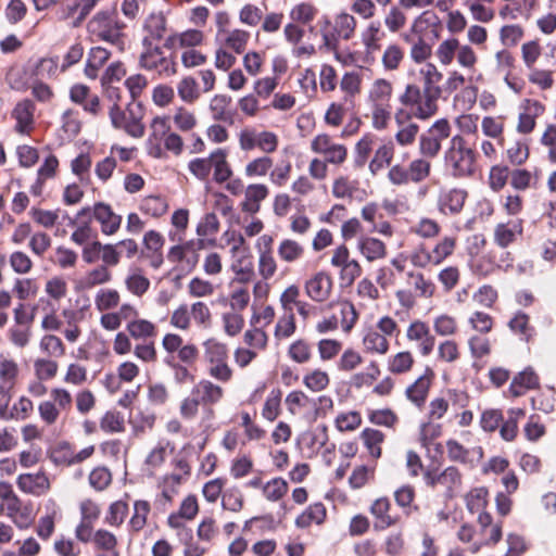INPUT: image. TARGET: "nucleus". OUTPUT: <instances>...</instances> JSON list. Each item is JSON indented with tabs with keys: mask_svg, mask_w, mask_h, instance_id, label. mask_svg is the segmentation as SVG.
Returning <instances> with one entry per match:
<instances>
[{
	"mask_svg": "<svg viewBox=\"0 0 556 556\" xmlns=\"http://www.w3.org/2000/svg\"><path fill=\"white\" fill-rule=\"evenodd\" d=\"M387 34L379 21H370L361 33V42L366 54H376L382 49Z\"/></svg>",
	"mask_w": 556,
	"mask_h": 556,
	"instance_id": "obj_47",
	"label": "nucleus"
},
{
	"mask_svg": "<svg viewBox=\"0 0 556 556\" xmlns=\"http://www.w3.org/2000/svg\"><path fill=\"white\" fill-rule=\"evenodd\" d=\"M239 148L244 152L258 149L264 155L247 163L244 174L249 178L265 177L274 166L275 153L279 147V137L270 130H258L255 126H245L238 134Z\"/></svg>",
	"mask_w": 556,
	"mask_h": 556,
	"instance_id": "obj_1",
	"label": "nucleus"
},
{
	"mask_svg": "<svg viewBox=\"0 0 556 556\" xmlns=\"http://www.w3.org/2000/svg\"><path fill=\"white\" fill-rule=\"evenodd\" d=\"M364 193L365 190L361 188V182L348 174H339L332 180L331 194L336 199L352 202Z\"/></svg>",
	"mask_w": 556,
	"mask_h": 556,
	"instance_id": "obj_41",
	"label": "nucleus"
},
{
	"mask_svg": "<svg viewBox=\"0 0 556 556\" xmlns=\"http://www.w3.org/2000/svg\"><path fill=\"white\" fill-rule=\"evenodd\" d=\"M92 546L93 556H121L118 539L108 529L100 528L96 531Z\"/></svg>",
	"mask_w": 556,
	"mask_h": 556,
	"instance_id": "obj_53",
	"label": "nucleus"
},
{
	"mask_svg": "<svg viewBox=\"0 0 556 556\" xmlns=\"http://www.w3.org/2000/svg\"><path fill=\"white\" fill-rule=\"evenodd\" d=\"M287 357L296 365L308 364L314 357L312 342L303 337L293 340L287 348Z\"/></svg>",
	"mask_w": 556,
	"mask_h": 556,
	"instance_id": "obj_63",
	"label": "nucleus"
},
{
	"mask_svg": "<svg viewBox=\"0 0 556 556\" xmlns=\"http://www.w3.org/2000/svg\"><path fill=\"white\" fill-rule=\"evenodd\" d=\"M311 151L327 161L333 167L343 166L349 159L346 144L338 142L328 132H320L314 136L309 143Z\"/></svg>",
	"mask_w": 556,
	"mask_h": 556,
	"instance_id": "obj_18",
	"label": "nucleus"
},
{
	"mask_svg": "<svg viewBox=\"0 0 556 556\" xmlns=\"http://www.w3.org/2000/svg\"><path fill=\"white\" fill-rule=\"evenodd\" d=\"M526 417V409L511 407L506 410L504 421L501 424L500 437L505 442H514L519 434V424Z\"/></svg>",
	"mask_w": 556,
	"mask_h": 556,
	"instance_id": "obj_54",
	"label": "nucleus"
},
{
	"mask_svg": "<svg viewBox=\"0 0 556 556\" xmlns=\"http://www.w3.org/2000/svg\"><path fill=\"white\" fill-rule=\"evenodd\" d=\"M523 225L522 218H511L505 223H498L494 228V242L500 248H508L518 237L522 236Z\"/></svg>",
	"mask_w": 556,
	"mask_h": 556,
	"instance_id": "obj_42",
	"label": "nucleus"
},
{
	"mask_svg": "<svg viewBox=\"0 0 556 556\" xmlns=\"http://www.w3.org/2000/svg\"><path fill=\"white\" fill-rule=\"evenodd\" d=\"M490 492L486 486L471 488L464 497L467 510L471 515L482 516L490 514L486 509L489 506Z\"/></svg>",
	"mask_w": 556,
	"mask_h": 556,
	"instance_id": "obj_57",
	"label": "nucleus"
},
{
	"mask_svg": "<svg viewBox=\"0 0 556 556\" xmlns=\"http://www.w3.org/2000/svg\"><path fill=\"white\" fill-rule=\"evenodd\" d=\"M143 50L139 56V66L159 77L168 78L178 73L176 54H166L163 47L142 39Z\"/></svg>",
	"mask_w": 556,
	"mask_h": 556,
	"instance_id": "obj_15",
	"label": "nucleus"
},
{
	"mask_svg": "<svg viewBox=\"0 0 556 556\" xmlns=\"http://www.w3.org/2000/svg\"><path fill=\"white\" fill-rule=\"evenodd\" d=\"M478 157L475 144L455 135L444 152V168L455 179L472 178L478 172Z\"/></svg>",
	"mask_w": 556,
	"mask_h": 556,
	"instance_id": "obj_6",
	"label": "nucleus"
},
{
	"mask_svg": "<svg viewBox=\"0 0 556 556\" xmlns=\"http://www.w3.org/2000/svg\"><path fill=\"white\" fill-rule=\"evenodd\" d=\"M305 255L304 245L295 239L283 238L277 245V261L291 265L301 261Z\"/></svg>",
	"mask_w": 556,
	"mask_h": 556,
	"instance_id": "obj_58",
	"label": "nucleus"
},
{
	"mask_svg": "<svg viewBox=\"0 0 556 556\" xmlns=\"http://www.w3.org/2000/svg\"><path fill=\"white\" fill-rule=\"evenodd\" d=\"M469 404L470 395L467 391L447 388L429 402L427 418L430 421L442 420L452 408L458 426L466 428L473 422V413L468 408Z\"/></svg>",
	"mask_w": 556,
	"mask_h": 556,
	"instance_id": "obj_5",
	"label": "nucleus"
},
{
	"mask_svg": "<svg viewBox=\"0 0 556 556\" xmlns=\"http://www.w3.org/2000/svg\"><path fill=\"white\" fill-rule=\"evenodd\" d=\"M394 154L395 147L392 141H387L380 144L375 150L372 159L368 162V169L370 174L376 176L384 168H390Z\"/></svg>",
	"mask_w": 556,
	"mask_h": 556,
	"instance_id": "obj_61",
	"label": "nucleus"
},
{
	"mask_svg": "<svg viewBox=\"0 0 556 556\" xmlns=\"http://www.w3.org/2000/svg\"><path fill=\"white\" fill-rule=\"evenodd\" d=\"M358 253L369 263L383 260L388 255L387 244L375 237L361 236L357 240Z\"/></svg>",
	"mask_w": 556,
	"mask_h": 556,
	"instance_id": "obj_51",
	"label": "nucleus"
},
{
	"mask_svg": "<svg viewBox=\"0 0 556 556\" xmlns=\"http://www.w3.org/2000/svg\"><path fill=\"white\" fill-rule=\"evenodd\" d=\"M443 73L434 63H425L417 72V87L440 100L443 94Z\"/></svg>",
	"mask_w": 556,
	"mask_h": 556,
	"instance_id": "obj_32",
	"label": "nucleus"
},
{
	"mask_svg": "<svg viewBox=\"0 0 556 556\" xmlns=\"http://www.w3.org/2000/svg\"><path fill=\"white\" fill-rule=\"evenodd\" d=\"M437 375L431 366H426L422 372L409 382L405 390V399L417 409L425 408L430 392L434 386Z\"/></svg>",
	"mask_w": 556,
	"mask_h": 556,
	"instance_id": "obj_22",
	"label": "nucleus"
},
{
	"mask_svg": "<svg viewBox=\"0 0 556 556\" xmlns=\"http://www.w3.org/2000/svg\"><path fill=\"white\" fill-rule=\"evenodd\" d=\"M225 389L222 384L202 378L193 383L190 393L179 404V414L184 420H194L203 410L202 421L211 422L216 418L215 406L225 397Z\"/></svg>",
	"mask_w": 556,
	"mask_h": 556,
	"instance_id": "obj_2",
	"label": "nucleus"
},
{
	"mask_svg": "<svg viewBox=\"0 0 556 556\" xmlns=\"http://www.w3.org/2000/svg\"><path fill=\"white\" fill-rule=\"evenodd\" d=\"M109 117L115 129L123 130L131 138H141L144 135L146 126L142 122L143 114L140 105L136 112L130 105L123 109L122 105L111 104L109 106Z\"/></svg>",
	"mask_w": 556,
	"mask_h": 556,
	"instance_id": "obj_20",
	"label": "nucleus"
},
{
	"mask_svg": "<svg viewBox=\"0 0 556 556\" xmlns=\"http://www.w3.org/2000/svg\"><path fill=\"white\" fill-rule=\"evenodd\" d=\"M431 174V163L427 159L413 160L407 166L401 163L391 165L387 178L393 186L401 187L408 184H419Z\"/></svg>",
	"mask_w": 556,
	"mask_h": 556,
	"instance_id": "obj_17",
	"label": "nucleus"
},
{
	"mask_svg": "<svg viewBox=\"0 0 556 556\" xmlns=\"http://www.w3.org/2000/svg\"><path fill=\"white\" fill-rule=\"evenodd\" d=\"M288 16L296 24L308 27L309 33L313 34L315 27L312 24L319 18V9L312 1H301L290 8Z\"/></svg>",
	"mask_w": 556,
	"mask_h": 556,
	"instance_id": "obj_45",
	"label": "nucleus"
},
{
	"mask_svg": "<svg viewBox=\"0 0 556 556\" xmlns=\"http://www.w3.org/2000/svg\"><path fill=\"white\" fill-rule=\"evenodd\" d=\"M327 516L326 505L323 502H315L296 516L294 525L299 529H308L313 526L320 527L326 522Z\"/></svg>",
	"mask_w": 556,
	"mask_h": 556,
	"instance_id": "obj_49",
	"label": "nucleus"
},
{
	"mask_svg": "<svg viewBox=\"0 0 556 556\" xmlns=\"http://www.w3.org/2000/svg\"><path fill=\"white\" fill-rule=\"evenodd\" d=\"M167 30V20L163 12H153L147 16L143 23L144 36L149 42L160 41Z\"/></svg>",
	"mask_w": 556,
	"mask_h": 556,
	"instance_id": "obj_60",
	"label": "nucleus"
},
{
	"mask_svg": "<svg viewBox=\"0 0 556 556\" xmlns=\"http://www.w3.org/2000/svg\"><path fill=\"white\" fill-rule=\"evenodd\" d=\"M477 523L479 526V535L475 543V548H471V553H478L483 546L496 545L503 536V523L502 521H494L491 514H482L477 517Z\"/></svg>",
	"mask_w": 556,
	"mask_h": 556,
	"instance_id": "obj_27",
	"label": "nucleus"
},
{
	"mask_svg": "<svg viewBox=\"0 0 556 556\" xmlns=\"http://www.w3.org/2000/svg\"><path fill=\"white\" fill-rule=\"evenodd\" d=\"M125 28L117 13L108 11L98 12L87 24L88 34L93 40L109 42L119 51L125 49Z\"/></svg>",
	"mask_w": 556,
	"mask_h": 556,
	"instance_id": "obj_11",
	"label": "nucleus"
},
{
	"mask_svg": "<svg viewBox=\"0 0 556 556\" xmlns=\"http://www.w3.org/2000/svg\"><path fill=\"white\" fill-rule=\"evenodd\" d=\"M401 333L400 325L390 315L381 316L375 326L368 327L362 337L363 350L368 355H387L390 351V338Z\"/></svg>",
	"mask_w": 556,
	"mask_h": 556,
	"instance_id": "obj_12",
	"label": "nucleus"
},
{
	"mask_svg": "<svg viewBox=\"0 0 556 556\" xmlns=\"http://www.w3.org/2000/svg\"><path fill=\"white\" fill-rule=\"evenodd\" d=\"M36 105L30 99L18 101L11 112L14 121V131L21 136L30 137L36 129L35 121Z\"/></svg>",
	"mask_w": 556,
	"mask_h": 556,
	"instance_id": "obj_28",
	"label": "nucleus"
},
{
	"mask_svg": "<svg viewBox=\"0 0 556 556\" xmlns=\"http://www.w3.org/2000/svg\"><path fill=\"white\" fill-rule=\"evenodd\" d=\"M73 408V395L63 387H53L49 397L39 402L37 410L40 420L47 427L64 422Z\"/></svg>",
	"mask_w": 556,
	"mask_h": 556,
	"instance_id": "obj_14",
	"label": "nucleus"
},
{
	"mask_svg": "<svg viewBox=\"0 0 556 556\" xmlns=\"http://www.w3.org/2000/svg\"><path fill=\"white\" fill-rule=\"evenodd\" d=\"M60 170V161L53 153L48 154L36 172V178L30 185L29 191L35 197L43 193L48 180L54 179Z\"/></svg>",
	"mask_w": 556,
	"mask_h": 556,
	"instance_id": "obj_39",
	"label": "nucleus"
},
{
	"mask_svg": "<svg viewBox=\"0 0 556 556\" xmlns=\"http://www.w3.org/2000/svg\"><path fill=\"white\" fill-rule=\"evenodd\" d=\"M152 511L150 501L138 498L132 503L131 516L127 523L130 535H138L149 523V516Z\"/></svg>",
	"mask_w": 556,
	"mask_h": 556,
	"instance_id": "obj_48",
	"label": "nucleus"
},
{
	"mask_svg": "<svg viewBox=\"0 0 556 556\" xmlns=\"http://www.w3.org/2000/svg\"><path fill=\"white\" fill-rule=\"evenodd\" d=\"M199 513L200 504L198 496L189 493L181 500L177 510L168 515L166 525L175 531L178 539H182V536L190 538L192 529L188 527V523L193 521Z\"/></svg>",
	"mask_w": 556,
	"mask_h": 556,
	"instance_id": "obj_19",
	"label": "nucleus"
},
{
	"mask_svg": "<svg viewBox=\"0 0 556 556\" xmlns=\"http://www.w3.org/2000/svg\"><path fill=\"white\" fill-rule=\"evenodd\" d=\"M446 455L452 463H459L469 467H473L484 456L482 446L468 448L456 439H448L445 442Z\"/></svg>",
	"mask_w": 556,
	"mask_h": 556,
	"instance_id": "obj_33",
	"label": "nucleus"
},
{
	"mask_svg": "<svg viewBox=\"0 0 556 556\" xmlns=\"http://www.w3.org/2000/svg\"><path fill=\"white\" fill-rule=\"evenodd\" d=\"M126 324V331L136 341L155 339L159 332L156 324L141 318L139 308L131 303H123L115 313L103 314L100 317V326L108 331H116L122 324Z\"/></svg>",
	"mask_w": 556,
	"mask_h": 556,
	"instance_id": "obj_3",
	"label": "nucleus"
},
{
	"mask_svg": "<svg viewBox=\"0 0 556 556\" xmlns=\"http://www.w3.org/2000/svg\"><path fill=\"white\" fill-rule=\"evenodd\" d=\"M162 348L166 357L179 358L187 364H197L200 357L199 348L192 343H185L184 338L175 332H167L162 338Z\"/></svg>",
	"mask_w": 556,
	"mask_h": 556,
	"instance_id": "obj_23",
	"label": "nucleus"
},
{
	"mask_svg": "<svg viewBox=\"0 0 556 556\" xmlns=\"http://www.w3.org/2000/svg\"><path fill=\"white\" fill-rule=\"evenodd\" d=\"M70 99L73 103L83 108V110L93 117L102 112L101 101L98 94L92 93L89 86L85 84H74L70 88Z\"/></svg>",
	"mask_w": 556,
	"mask_h": 556,
	"instance_id": "obj_35",
	"label": "nucleus"
},
{
	"mask_svg": "<svg viewBox=\"0 0 556 556\" xmlns=\"http://www.w3.org/2000/svg\"><path fill=\"white\" fill-rule=\"evenodd\" d=\"M392 504L388 496H380L372 501L369 513L375 519L376 529H388L401 522V516L392 515Z\"/></svg>",
	"mask_w": 556,
	"mask_h": 556,
	"instance_id": "obj_37",
	"label": "nucleus"
},
{
	"mask_svg": "<svg viewBox=\"0 0 556 556\" xmlns=\"http://www.w3.org/2000/svg\"><path fill=\"white\" fill-rule=\"evenodd\" d=\"M400 109L420 121H428L437 115L439 100L430 93L419 89L417 83H408L399 96Z\"/></svg>",
	"mask_w": 556,
	"mask_h": 556,
	"instance_id": "obj_13",
	"label": "nucleus"
},
{
	"mask_svg": "<svg viewBox=\"0 0 556 556\" xmlns=\"http://www.w3.org/2000/svg\"><path fill=\"white\" fill-rule=\"evenodd\" d=\"M416 358L408 350L399 351L387 359V370L393 376H406L413 371Z\"/></svg>",
	"mask_w": 556,
	"mask_h": 556,
	"instance_id": "obj_55",
	"label": "nucleus"
},
{
	"mask_svg": "<svg viewBox=\"0 0 556 556\" xmlns=\"http://www.w3.org/2000/svg\"><path fill=\"white\" fill-rule=\"evenodd\" d=\"M540 388V378L538 374L530 367L514 376L508 393L511 397H520L530 390Z\"/></svg>",
	"mask_w": 556,
	"mask_h": 556,
	"instance_id": "obj_50",
	"label": "nucleus"
},
{
	"mask_svg": "<svg viewBox=\"0 0 556 556\" xmlns=\"http://www.w3.org/2000/svg\"><path fill=\"white\" fill-rule=\"evenodd\" d=\"M37 307L42 313L40 327L45 333H53L60 331L64 325L54 303L47 298H40L37 301Z\"/></svg>",
	"mask_w": 556,
	"mask_h": 556,
	"instance_id": "obj_52",
	"label": "nucleus"
},
{
	"mask_svg": "<svg viewBox=\"0 0 556 556\" xmlns=\"http://www.w3.org/2000/svg\"><path fill=\"white\" fill-rule=\"evenodd\" d=\"M424 480L428 488L439 490L446 498H453L463 488V473L456 466H447L443 470L428 468L424 471Z\"/></svg>",
	"mask_w": 556,
	"mask_h": 556,
	"instance_id": "obj_16",
	"label": "nucleus"
},
{
	"mask_svg": "<svg viewBox=\"0 0 556 556\" xmlns=\"http://www.w3.org/2000/svg\"><path fill=\"white\" fill-rule=\"evenodd\" d=\"M475 247L469 250V267L473 275L486 277L494 273L496 265L489 254H479V249L483 248L486 240L483 236H475Z\"/></svg>",
	"mask_w": 556,
	"mask_h": 556,
	"instance_id": "obj_40",
	"label": "nucleus"
},
{
	"mask_svg": "<svg viewBox=\"0 0 556 556\" xmlns=\"http://www.w3.org/2000/svg\"><path fill=\"white\" fill-rule=\"evenodd\" d=\"M20 366L9 354H0V394L11 399L18 383Z\"/></svg>",
	"mask_w": 556,
	"mask_h": 556,
	"instance_id": "obj_34",
	"label": "nucleus"
},
{
	"mask_svg": "<svg viewBox=\"0 0 556 556\" xmlns=\"http://www.w3.org/2000/svg\"><path fill=\"white\" fill-rule=\"evenodd\" d=\"M250 39V31L241 28H233L226 31L216 40L219 42V45L229 49L233 53L241 54L245 51Z\"/></svg>",
	"mask_w": 556,
	"mask_h": 556,
	"instance_id": "obj_62",
	"label": "nucleus"
},
{
	"mask_svg": "<svg viewBox=\"0 0 556 556\" xmlns=\"http://www.w3.org/2000/svg\"><path fill=\"white\" fill-rule=\"evenodd\" d=\"M191 475L192 466L189 458L181 454L175 455L170 460V471L161 476L156 482V502L162 506H172Z\"/></svg>",
	"mask_w": 556,
	"mask_h": 556,
	"instance_id": "obj_9",
	"label": "nucleus"
},
{
	"mask_svg": "<svg viewBox=\"0 0 556 556\" xmlns=\"http://www.w3.org/2000/svg\"><path fill=\"white\" fill-rule=\"evenodd\" d=\"M340 315L341 318L332 314L319 319L315 325L316 333L324 336L337 331L340 327L349 333L358 320V312L352 302L344 301L340 303Z\"/></svg>",
	"mask_w": 556,
	"mask_h": 556,
	"instance_id": "obj_21",
	"label": "nucleus"
},
{
	"mask_svg": "<svg viewBox=\"0 0 556 556\" xmlns=\"http://www.w3.org/2000/svg\"><path fill=\"white\" fill-rule=\"evenodd\" d=\"M244 198L240 203L243 213L255 215L261 211V205L269 195V188L263 182L250 184L245 187Z\"/></svg>",
	"mask_w": 556,
	"mask_h": 556,
	"instance_id": "obj_43",
	"label": "nucleus"
},
{
	"mask_svg": "<svg viewBox=\"0 0 556 556\" xmlns=\"http://www.w3.org/2000/svg\"><path fill=\"white\" fill-rule=\"evenodd\" d=\"M397 131L395 132V141L401 147L412 146L419 134L420 127L413 122V116L404 109H397L394 114Z\"/></svg>",
	"mask_w": 556,
	"mask_h": 556,
	"instance_id": "obj_36",
	"label": "nucleus"
},
{
	"mask_svg": "<svg viewBox=\"0 0 556 556\" xmlns=\"http://www.w3.org/2000/svg\"><path fill=\"white\" fill-rule=\"evenodd\" d=\"M318 33L321 38L320 49L334 54L337 61H341L340 43L350 41L355 37L357 20L353 14L342 11L332 18L323 14L317 20Z\"/></svg>",
	"mask_w": 556,
	"mask_h": 556,
	"instance_id": "obj_4",
	"label": "nucleus"
},
{
	"mask_svg": "<svg viewBox=\"0 0 556 556\" xmlns=\"http://www.w3.org/2000/svg\"><path fill=\"white\" fill-rule=\"evenodd\" d=\"M406 339L418 345L421 356H429L435 346V337L431 333L429 325L421 319H414L406 329Z\"/></svg>",
	"mask_w": 556,
	"mask_h": 556,
	"instance_id": "obj_31",
	"label": "nucleus"
},
{
	"mask_svg": "<svg viewBox=\"0 0 556 556\" xmlns=\"http://www.w3.org/2000/svg\"><path fill=\"white\" fill-rule=\"evenodd\" d=\"M359 440L372 460L381 458L382 445L386 441V434L381 430L366 427L361 431Z\"/></svg>",
	"mask_w": 556,
	"mask_h": 556,
	"instance_id": "obj_56",
	"label": "nucleus"
},
{
	"mask_svg": "<svg viewBox=\"0 0 556 556\" xmlns=\"http://www.w3.org/2000/svg\"><path fill=\"white\" fill-rule=\"evenodd\" d=\"M212 161L213 180L217 185H224L233 175L227 151L222 148L212 151Z\"/></svg>",
	"mask_w": 556,
	"mask_h": 556,
	"instance_id": "obj_64",
	"label": "nucleus"
},
{
	"mask_svg": "<svg viewBox=\"0 0 556 556\" xmlns=\"http://www.w3.org/2000/svg\"><path fill=\"white\" fill-rule=\"evenodd\" d=\"M393 96L394 85L387 78H376L370 85L366 101L375 129L383 130L388 127L392 116Z\"/></svg>",
	"mask_w": 556,
	"mask_h": 556,
	"instance_id": "obj_10",
	"label": "nucleus"
},
{
	"mask_svg": "<svg viewBox=\"0 0 556 556\" xmlns=\"http://www.w3.org/2000/svg\"><path fill=\"white\" fill-rule=\"evenodd\" d=\"M509 330L523 342H532L536 337V330L531 325L530 316L525 312L518 311L508 321Z\"/></svg>",
	"mask_w": 556,
	"mask_h": 556,
	"instance_id": "obj_59",
	"label": "nucleus"
},
{
	"mask_svg": "<svg viewBox=\"0 0 556 556\" xmlns=\"http://www.w3.org/2000/svg\"><path fill=\"white\" fill-rule=\"evenodd\" d=\"M304 36L305 27L291 20L283 26V37L286 41L293 47V55L299 59H308L317 54L315 45L302 43Z\"/></svg>",
	"mask_w": 556,
	"mask_h": 556,
	"instance_id": "obj_30",
	"label": "nucleus"
},
{
	"mask_svg": "<svg viewBox=\"0 0 556 556\" xmlns=\"http://www.w3.org/2000/svg\"><path fill=\"white\" fill-rule=\"evenodd\" d=\"M91 213L93 219L99 223L101 232L105 236L115 235L122 225V216L115 213L112 206L105 202H96L92 207H84L78 216Z\"/></svg>",
	"mask_w": 556,
	"mask_h": 556,
	"instance_id": "obj_25",
	"label": "nucleus"
},
{
	"mask_svg": "<svg viewBox=\"0 0 556 556\" xmlns=\"http://www.w3.org/2000/svg\"><path fill=\"white\" fill-rule=\"evenodd\" d=\"M468 199V191L462 188L444 190L439 194L437 206L441 214L455 216L462 213Z\"/></svg>",
	"mask_w": 556,
	"mask_h": 556,
	"instance_id": "obj_38",
	"label": "nucleus"
},
{
	"mask_svg": "<svg viewBox=\"0 0 556 556\" xmlns=\"http://www.w3.org/2000/svg\"><path fill=\"white\" fill-rule=\"evenodd\" d=\"M303 289L312 302L323 304L332 296L333 279L328 271L319 270L304 280Z\"/></svg>",
	"mask_w": 556,
	"mask_h": 556,
	"instance_id": "obj_24",
	"label": "nucleus"
},
{
	"mask_svg": "<svg viewBox=\"0 0 556 556\" xmlns=\"http://www.w3.org/2000/svg\"><path fill=\"white\" fill-rule=\"evenodd\" d=\"M516 126L517 132L530 135L536 127V121L546 112V105L538 99L526 98L520 103Z\"/></svg>",
	"mask_w": 556,
	"mask_h": 556,
	"instance_id": "obj_26",
	"label": "nucleus"
},
{
	"mask_svg": "<svg viewBox=\"0 0 556 556\" xmlns=\"http://www.w3.org/2000/svg\"><path fill=\"white\" fill-rule=\"evenodd\" d=\"M17 489L27 495L40 497L51 490V480L46 470L40 469L37 472H24L16 478Z\"/></svg>",
	"mask_w": 556,
	"mask_h": 556,
	"instance_id": "obj_29",
	"label": "nucleus"
},
{
	"mask_svg": "<svg viewBox=\"0 0 556 556\" xmlns=\"http://www.w3.org/2000/svg\"><path fill=\"white\" fill-rule=\"evenodd\" d=\"M254 248L257 254L260 279L253 285V295L255 299H266L270 291L268 281L277 275L279 268L275 255V239L269 233H263L256 239Z\"/></svg>",
	"mask_w": 556,
	"mask_h": 556,
	"instance_id": "obj_8",
	"label": "nucleus"
},
{
	"mask_svg": "<svg viewBox=\"0 0 556 556\" xmlns=\"http://www.w3.org/2000/svg\"><path fill=\"white\" fill-rule=\"evenodd\" d=\"M150 132L146 142V150L153 159H167L168 153L175 156L184 152V140L180 135L172 130L168 116H155L149 126Z\"/></svg>",
	"mask_w": 556,
	"mask_h": 556,
	"instance_id": "obj_7",
	"label": "nucleus"
},
{
	"mask_svg": "<svg viewBox=\"0 0 556 556\" xmlns=\"http://www.w3.org/2000/svg\"><path fill=\"white\" fill-rule=\"evenodd\" d=\"M406 282L419 299H431L437 293V286L432 278L420 270L407 271Z\"/></svg>",
	"mask_w": 556,
	"mask_h": 556,
	"instance_id": "obj_46",
	"label": "nucleus"
},
{
	"mask_svg": "<svg viewBox=\"0 0 556 556\" xmlns=\"http://www.w3.org/2000/svg\"><path fill=\"white\" fill-rule=\"evenodd\" d=\"M338 86L342 93L340 99L356 105L363 90V75L356 70L345 71Z\"/></svg>",
	"mask_w": 556,
	"mask_h": 556,
	"instance_id": "obj_44",
	"label": "nucleus"
}]
</instances>
